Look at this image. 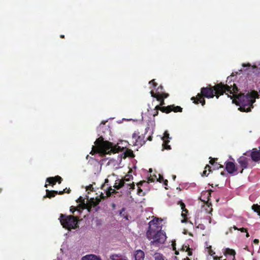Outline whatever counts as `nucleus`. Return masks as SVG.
<instances>
[{
	"label": "nucleus",
	"mask_w": 260,
	"mask_h": 260,
	"mask_svg": "<svg viewBox=\"0 0 260 260\" xmlns=\"http://www.w3.org/2000/svg\"><path fill=\"white\" fill-rule=\"evenodd\" d=\"M146 237L148 239L151 240V245L157 247L164 244L167 239L166 233L161 230V227L158 226L157 223L153 220L149 222Z\"/></svg>",
	"instance_id": "1"
},
{
	"label": "nucleus",
	"mask_w": 260,
	"mask_h": 260,
	"mask_svg": "<svg viewBox=\"0 0 260 260\" xmlns=\"http://www.w3.org/2000/svg\"><path fill=\"white\" fill-rule=\"evenodd\" d=\"M98 136H100L95 141V145L92 146L91 154H92V152H94V153H98L101 155H105L111 153H116L119 151L121 148L119 146H113L109 141H104L102 135H101L100 134H98Z\"/></svg>",
	"instance_id": "2"
},
{
	"label": "nucleus",
	"mask_w": 260,
	"mask_h": 260,
	"mask_svg": "<svg viewBox=\"0 0 260 260\" xmlns=\"http://www.w3.org/2000/svg\"><path fill=\"white\" fill-rule=\"evenodd\" d=\"M237 105L240 106L239 110L242 112L251 111L253 108L252 105L255 101V98L251 93L248 92L246 94L240 93L237 95Z\"/></svg>",
	"instance_id": "3"
},
{
	"label": "nucleus",
	"mask_w": 260,
	"mask_h": 260,
	"mask_svg": "<svg viewBox=\"0 0 260 260\" xmlns=\"http://www.w3.org/2000/svg\"><path fill=\"white\" fill-rule=\"evenodd\" d=\"M229 86H224V84H220L214 87V89L208 87H203L201 89V93L203 96L207 98H212L214 96V93L216 94V98H219V94L222 95L223 93H232L233 92L230 88H225Z\"/></svg>",
	"instance_id": "4"
},
{
	"label": "nucleus",
	"mask_w": 260,
	"mask_h": 260,
	"mask_svg": "<svg viewBox=\"0 0 260 260\" xmlns=\"http://www.w3.org/2000/svg\"><path fill=\"white\" fill-rule=\"evenodd\" d=\"M59 220L63 227L68 230L75 229L78 226V219L73 216H67L61 214Z\"/></svg>",
	"instance_id": "5"
},
{
	"label": "nucleus",
	"mask_w": 260,
	"mask_h": 260,
	"mask_svg": "<svg viewBox=\"0 0 260 260\" xmlns=\"http://www.w3.org/2000/svg\"><path fill=\"white\" fill-rule=\"evenodd\" d=\"M156 110V113L153 114V116H155L158 114L157 110H160L162 112H166L168 113L172 111H174V112H181L182 108L179 106L174 107V106H168L167 107H160V106H156L155 107V109Z\"/></svg>",
	"instance_id": "6"
},
{
	"label": "nucleus",
	"mask_w": 260,
	"mask_h": 260,
	"mask_svg": "<svg viewBox=\"0 0 260 260\" xmlns=\"http://www.w3.org/2000/svg\"><path fill=\"white\" fill-rule=\"evenodd\" d=\"M150 131L149 134H152V132L151 131L149 127H147L145 128V133L144 135H142L141 136H139L137 139H136L135 141H133L134 145H140L142 146L144 145L146 141L147 140L151 141L152 140V137L151 136H149L147 138L146 140L144 139L145 136L144 135L146 134L147 133H148V131Z\"/></svg>",
	"instance_id": "7"
},
{
	"label": "nucleus",
	"mask_w": 260,
	"mask_h": 260,
	"mask_svg": "<svg viewBox=\"0 0 260 260\" xmlns=\"http://www.w3.org/2000/svg\"><path fill=\"white\" fill-rule=\"evenodd\" d=\"M237 161L240 165L241 168H242V170L240 171V173H242L244 169L248 168L249 164L251 161V159L249 156H247L244 153L242 156L238 158Z\"/></svg>",
	"instance_id": "8"
},
{
	"label": "nucleus",
	"mask_w": 260,
	"mask_h": 260,
	"mask_svg": "<svg viewBox=\"0 0 260 260\" xmlns=\"http://www.w3.org/2000/svg\"><path fill=\"white\" fill-rule=\"evenodd\" d=\"M247 156H250L251 159L254 162H260V150L253 148L251 151H248L245 153Z\"/></svg>",
	"instance_id": "9"
},
{
	"label": "nucleus",
	"mask_w": 260,
	"mask_h": 260,
	"mask_svg": "<svg viewBox=\"0 0 260 260\" xmlns=\"http://www.w3.org/2000/svg\"><path fill=\"white\" fill-rule=\"evenodd\" d=\"M233 76L231 75L230 76H229L227 78L226 82L228 83V84L225 85V86L229 85V87H225V88H230L233 92L232 93V94L233 95V96H235V94L237 93L239 91L238 87L236 86V85L235 84H234L233 85L232 84H231L230 85H229L232 81ZM224 85L225 86V85ZM227 94L228 95V97H230L231 99H232V97L230 95V94H231V93H228V94Z\"/></svg>",
	"instance_id": "10"
},
{
	"label": "nucleus",
	"mask_w": 260,
	"mask_h": 260,
	"mask_svg": "<svg viewBox=\"0 0 260 260\" xmlns=\"http://www.w3.org/2000/svg\"><path fill=\"white\" fill-rule=\"evenodd\" d=\"M128 155L125 154V152H121L120 154H118L117 156V159L112 158L109 160L108 162V165H110L113 164L114 166L115 165H118V163L120 162L122 160V158H125Z\"/></svg>",
	"instance_id": "11"
},
{
	"label": "nucleus",
	"mask_w": 260,
	"mask_h": 260,
	"mask_svg": "<svg viewBox=\"0 0 260 260\" xmlns=\"http://www.w3.org/2000/svg\"><path fill=\"white\" fill-rule=\"evenodd\" d=\"M108 182V179H106L105 181V183L102 185V189L105 191L107 197L110 196L112 193H115L116 191L113 189L111 186H109L108 184H106Z\"/></svg>",
	"instance_id": "12"
},
{
	"label": "nucleus",
	"mask_w": 260,
	"mask_h": 260,
	"mask_svg": "<svg viewBox=\"0 0 260 260\" xmlns=\"http://www.w3.org/2000/svg\"><path fill=\"white\" fill-rule=\"evenodd\" d=\"M135 187V184L133 182L132 183L130 182H127L122 180V188H123V190H125L128 193L131 192V191Z\"/></svg>",
	"instance_id": "13"
},
{
	"label": "nucleus",
	"mask_w": 260,
	"mask_h": 260,
	"mask_svg": "<svg viewBox=\"0 0 260 260\" xmlns=\"http://www.w3.org/2000/svg\"><path fill=\"white\" fill-rule=\"evenodd\" d=\"M225 170L231 174L237 172V170L235 164L231 161H226L225 162Z\"/></svg>",
	"instance_id": "14"
},
{
	"label": "nucleus",
	"mask_w": 260,
	"mask_h": 260,
	"mask_svg": "<svg viewBox=\"0 0 260 260\" xmlns=\"http://www.w3.org/2000/svg\"><path fill=\"white\" fill-rule=\"evenodd\" d=\"M134 260H144L145 257V253L143 251L139 249L135 251L134 253Z\"/></svg>",
	"instance_id": "15"
},
{
	"label": "nucleus",
	"mask_w": 260,
	"mask_h": 260,
	"mask_svg": "<svg viewBox=\"0 0 260 260\" xmlns=\"http://www.w3.org/2000/svg\"><path fill=\"white\" fill-rule=\"evenodd\" d=\"M166 139H171L169 137V134L168 131H165L164 133V136L162 138V140L164 141V143L162 146L164 147V149H171V146L170 145H167V143L169 142V140H166Z\"/></svg>",
	"instance_id": "16"
},
{
	"label": "nucleus",
	"mask_w": 260,
	"mask_h": 260,
	"mask_svg": "<svg viewBox=\"0 0 260 260\" xmlns=\"http://www.w3.org/2000/svg\"><path fill=\"white\" fill-rule=\"evenodd\" d=\"M109 260H128L126 256L120 254H113L110 256Z\"/></svg>",
	"instance_id": "17"
},
{
	"label": "nucleus",
	"mask_w": 260,
	"mask_h": 260,
	"mask_svg": "<svg viewBox=\"0 0 260 260\" xmlns=\"http://www.w3.org/2000/svg\"><path fill=\"white\" fill-rule=\"evenodd\" d=\"M77 202L80 203L79 205L78 206V208H80L81 210L87 208L88 206L85 204V199L83 197H80L77 200Z\"/></svg>",
	"instance_id": "18"
},
{
	"label": "nucleus",
	"mask_w": 260,
	"mask_h": 260,
	"mask_svg": "<svg viewBox=\"0 0 260 260\" xmlns=\"http://www.w3.org/2000/svg\"><path fill=\"white\" fill-rule=\"evenodd\" d=\"M191 100H193V103L198 104L199 102L202 104L203 106L205 104V101L204 99L202 98L200 93H198L197 98L192 97Z\"/></svg>",
	"instance_id": "19"
},
{
	"label": "nucleus",
	"mask_w": 260,
	"mask_h": 260,
	"mask_svg": "<svg viewBox=\"0 0 260 260\" xmlns=\"http://www.w3.org/2000/svg\"><path fill=\"white\" fill-rule=\"evenodd\" d=\"M82 260H102L101 258L95 255H86L82 258Z\"/></svg>",
	"instance_id": "20"
},
{
	"label": "nucleus",
	"mask_w": 260,
	"mask_h": 260,
	"mask_svg": "<svg viewBox=\"0 0 260 260\" xmlns=\"http://www.w3.org/2000/svg\"><path fill=\"white\" fill-rule=\"evenodd\" d=\"M223 253L225 255H231L233 256V259L235 258V255L236 254V252L235 250L230 249L226 248L224 250Z\"/></svg>",
	"instance_id": "21"
},
{
	"label": "nucleus",
	"mask_w": 260,
	"mask_h": 260,
	"mask_svg": "<svg viewBox=\"0 0 260 260\" xmlns=\"http://www.w3.org/2000/svg\"><path fill=\"white\" fill-rule=\"evenodd\" d=\"M155 177L157 179V181H159V182H161L164 181L165 185L167 186L168 185V180H165L164 179L163 176L161 175H160V174H158L157 175V176L155 175Z\"/></svg>",
	"instance_id": "22"
},
{
	"label": "nucleus",
	"mask_w": 260,
	"mask_h": 260,
	"mask_svg": "<svg viewBox=\"0 0 260 260\" xmlns=\"http://www.w3.org/2000/svg\"><path fill=\"white\" fill-rule=\"evenodd\" d=\"M46 192H47L46 196L49 198L54 197L56 194H57L58 193L57 191H54V190L49 191L48 189L46 190Z\"/></svg>",
	"instance_id": "23"
},
{
	"label": "nucleus",
	"mask_w": 260,
	"mask_h": 260,
	"mask_svg": "<svg viewBox=\"0 0 260 260\" xmlns=\"http://www.w3.org/2000/svg\"><path fill=\"white\" fill-rule=\"evenodd\" d=\"M114 187L116 189L122 188V179H117L116 180Z\"/></svg>",
	"instance_id": "24"
},
{
	"label": "nucleus",
	"mask_w": 260,
	"mask_h": 260,
	"mask_svg": "<svg viewBox=\"0 0 260 260\" xmlns=\"http://www.w3.org/2000/svg\"><path fill=\"white\" fill-rule=\"evenodd\" d=\"M154 260H164L163 255L159 253H155L154 255Z\"/></svg>",
	"instance_id": "25"
},
{
	"label": "nucleus",
	"mask_w": 260,
	"mask_h": 260,
	"mask_svg": "<svg viewBox=\"0 0 260 260\" xmlns=\"http://www.w3.org/2000/svg\"><path fill=\"white\" fill-rule=\"evenodd\" d=\"M180 206H181V209L182 210V213L181 214V215H182V216L185 217L186 216V215L185 213H184V212H185L186 213H187L188 211L185 208V204L181 202Z\"/></svg>",
	"instance_id": "26"
},
{
	"label": "nucleus",
	"mask_w": 260,
	"mask_h": 260,
	"mask_svg": "<svg viewBox=\"0 0 260 260\" xmlns=\"http://www.w3.org/2000/svg\"><path fill=\"white\" fill-rule=\"evenodd\" d=\"M133 176L129 174H128L124 177V178L123 180L124 181H127V182H130L131 181H132L133 180Z\"/></svg>",
	"instance_id": "27"
},
{
	"label": "nucleus",
	"mask_w": 260,
	"mask_h": 260,
	"mask_svg": "<svg viewBox=\"0 0 260 260\" xmlns=\"http://www.w3.org/2000/svg\"><path fill=\"white\" fill-rule=\"evenodd\" d=\"M105 123H106V121L103 122L101 123V124L99 125V126L97 128L98 132L101 131H103L104 129H106V128L105 127H104V125H104L105 124ZM107 129L108 130L107 128Z\"/></svg>",
	"instance_id": "28"
},
{
	"label": "nucleus",
	"mask_w": 260,
	"mask_h": 260,
	"mask_svg": "<svg viewBox=\"0 0 260 260\" xmlns=\"http://www.w3.org/2000/svg\"><path fill=\"white\" fill-rule=\"evenodd\" d=\"M150 94L151 95V96L156 98L157 100H160L161 99L160 95H156V94H154V92L152 90L150 91Z\"/></svg>",
	"instance_id": "29"
},
{
	"label": "nucleus",
	"mask_w": 260,
	"mask_h": 260,
	"mask_svg": "<svg viewBox=\"0 0 260 260\" xmlns=\"http://www.w3.org/2000/svg\"><path fill=\"white\" fill-rule=\"evenodd\" d=\"M46 181L49 182L50 183H53V184H54L56 181L55 180L54 178L49 177L47 179Z\"/></svg>",
	"instance_id": "30"
},
{
	"label": "nucleus",
	"mask_w": 260,
	"mask_h": 260,
	"mask_svg": "<svg viewBox=\"0 0 260 260\" xmlns=\"http://www.w3.org/2000/svg\"><path fill=\"white\" fill-rule=\"evenodd\" d=\"M75 211H77L79 214H80L82 212V210H81L80 208H78L76 209L74 207H71L70 209V211L72 213H74Z\"/></svg>",
	"instance_id": "31"
},
{
	"label": "nucleus",
	"mask_w": 260,
	"mask_h": 260,
	"mask_svg": "<svg viewBox=\"0 0 260 260\" xmlns=\"http://www.w3.org/2000/svg\"><path fill=\"white\" fill-rule=\"evenodd\" d=\"M252 209L254 210V212H259V206H258V205H253L252 206Z\"/></svg>",
	"instance_id": "32"
},
{
	"label": "nucleus",
	"mask_w": 260,
	"mask_h": 260,
	"mask_svg": "<svg viewBox=\"0 0 260 260\" xmlns=\"http://www.w3.org/2000/svg\"><path fill=\"white\" fill-rule=\"evenodd\" d=\"M137 194L140 196H144V193L143 190L142 189H141L140 187H139L138 189Z\"/></svg>",
	"instance_id": "33"
},
{
	"label": "nucleus",
	"mask_w": 260,
	"mask_h": 260,
	"mask_svg": "<svg viewBox=\"0 0 260 260\" xmlns=\"http://www.w3.org/2000/svg\"><path fill=\"white\" fill-rule=\"evenodd\" d=\"M138 134H139V133H137L136 132H135L133 134V136H132V139L133 140H134L133 141H135L136 139H137V138H138V137L139 136H138Z\"/></svg>",
	"instance_id": "34"
},
{
	"label": "nucleus",
	"mask_w": 260,
	"mask_h": 260,
	"mask_svg": "<svg viewBox=\"0 0 260 260\" xmlns=\"http://www.w3.org/2000/svg\"><path fill=\"white\" fill-rule=\"evenodd\" d=\"M233 228L235 229V230H239L241 232H246V230L243 228H241V229H238L236 226H234Z\"/></svg>",
	"instance_id": "35"
},
{
	"label": "nucleus",
	"mask_w": 260,
	"mask_h": 260,
	"mask_svg": "<svg viewBox=\"0 0 260 260\" xmlns=\"http://www.w3.org/2000/svg\"><path fill=\"white\" fill-rule=\"evenodd\" d=\"M185 247L187 248L186 251L188 252V255H189V256L191 255H192L191 249L188 247H187L186 246H185Z\"/></svg>",
	"instance_id": "36"
},
{
	"label": "nucleus",
	"mask_w": 260,
	"mask_h": 260,
	"mask_svg": "<svg viewBox=\"0 0 260 260\" xmlns=\"http://www.w3.org/2000/svg\"><path fill=\"white\" fill-rule=\"evenodd\" d=\"M125 208H123L120 211V212H119V215L121 216H123L124 215V213H123V212L125 211Z\"/></svg>",
	"instance_id": "37"
},
{
	"label": "nucleus",
	"mask_w": 260,
	"mask_h": 260,
	"mask_svg": "<svg viewBox=\"0 0 260 260\" xmlns=\"http://www.w3.org/2000/svg\"><path fill=\"white\" fill-rule=\"evenodd\" d=\"M198 228L203 230L205 229V226L203 224H199Z\"/></svg>",
	"instance_id": "38"
},
{
	"label": "nucleus",
	"mask_w": 260,
	"mask_h": 260,
	"mask_svg": "<svg viewBox=\"0 0 260 260\" xmlns=\"http://www.w3.org/2000/svg\"><path fill=\"white\" fill-rule=\"evenodd\" d=\"M86 190H91L92 191L93 187L92 185H90L86 187Z\"/></svg>",
	"instance_id": "39"
},
{
	"label": "nucleus",
	"mask_w": 260,
	"mask_h": 260,
	"mask_svg": "<svg viewBox=\"0 0 260 260\" xmlns=\"http://www.w3.org/2000/svg\"><path fill=\"white\" fill-rule=\"evenodd\" d=\"M149 84H152L153 83V87H155L156 85H157V84L156 83L154 82V80H151L150 81H149Z\"/></svg>",
	"instance_id": "40"
},
{
	"label": "nucleus",
	"mask_w": 260,
	"mask_h": 260,
	"mask_svg": "<svg viewBox=\"0 0 260 260\" xmlns=\"http://www.w3.org/2000/svg\"><path fill=\"white\" fill-rule=\"evenodd\" d=\"M215 167L217 169H219V168H222L223 167V166H222L221 165L217 164V163H216V164L215 165Z\"/></svg>",
	"instance_id": "41"
},
{
	"label": "nucleus",
	"mask_w": 260,
	"mask_h": 260,
	"mask_svg": "<svg viewBox=\"0 0 260 260\" xmlns=\"http://www.w3.org/2000/svg\"><path fill=\"white\" fill-rule=\"evenodd\" d=\"M159 101H160V105L161 106H162V105H164L165 104L164 99L162 98L161 96V99H160V100Z\"/></svg>",
	"instance_id": "42"
},
{
	"label": "nucleus",
	"mask_w": 260,
	"mask_h": 260,
	"mask_svg": "<svg viewBox=\"0 0 260 260\" xmlns=\"http://www.w3.org/2000/svg\"><path fill=\"white\" fill-rule=\"evenodd\" d=\"M56 179H57V181H58V183H61V178L58 176H57L56 177H55Z\"/></svg>",
	"instance_id": "43"
},
{
	"label": "nucleus",
	"mask_w": 260,
	"mask_h": 260,
	"mask_svg": "<svg viewBox=\"0 0 260 260\" xmlns=\"http://www.w3.org/2000/svg\"><path fill=\"white\" fill-rule=\"evenodd\" d=\"M207 218L209 220V223H211L212 222V220H211V218L210 217V216H208L207 217Z\"/></svg>",
	"instance_id": "44"
},
{
	"label": "nucleus",
	"mask_w": 260,
	"mask_h": 260,
	"mask_svg": "<svg viewBox=\"0 0 260 260\" xmlns=\"http://www.w3.org/2000/svg\"><path fill=\"white\" fill-rule=\"evenodd\" d=\"M163 89V87L162 86L160 85L159 86L157 89V90L159 91V90H162Z\"/></svg>",
	"instance_id": "45"
},
{
	"label": "nucleus",
	"mask_w": 260,
	"mask_h": 260,
	"mask_svg": "<svg viewBox=\"0 0 260 260\" xmlns=\"http://www.w3.org/2000/svg\"><path fill=\"white\" fill-rule=\"evenodd\" d=\"M169 96V94L168 93H164V96L162 97V98H168Z\"/></svg>",
	"instance_id": "46"
},
{
	"label": "nucleus",
	"mask_w": 260,
	"mask_h": 260,
	"mask_svg": "<svg viewBox=\"0 0 260 260\" xmlns=\"http://www.w3.org/2000/svg\"><path fill=\"white\" fill-rule=\"evenodd\" d=\"M253 242L255 244H258V243H259V240L258 239H254V241H253Z\"/></svg>",
	"instance_id": "47"
},
{
	"label": "nucleus",
	"mask_w": 260,
	"mask_h": 260,
	"mask_svg": "<svg viewBox=\"0 0 260 260\" xmlns=\"http://www.w3.org/2000/svg\"><path fill=\"white\" fill-rule=\"evenodd\" d=\"M242 66H243V67H250V64L249 63H248V64H247L243 63V64H242Z\"/></svg>",
	"instance_id": "48"
},
{
	"label": "nucleus",
	"mask_w": 260,
	"mask_h": 260,
	"mask_svg": "<svg viewBox=\"0 0 260 260\" xmlns=\"http://www.w3.org/2000/svg\"><path fill=\"white\" fill-rule=\"evenodd\" d=\"M207 171L206 170H205L204 171V172H203V174H202V176H207Z\"/></svg>",
	"instance_id": "49"
},
{
	"label": "nucleus",
	"mask_w": 260,
	"mask_h": 260,
	"mask_svg": "<svg viewBox=\"0 0 260 260\" xmlns=\"http://www.w3.org/2000/svg\"><path fill=\"white\" fill-rule=\"evenodd\" d=\"M124 218H125L126 220H128V216L126 215H124L123 216Z\"/></svg>",
	"instance_id": "50"
},
{
	"label": "nucleus",
	"mask_w": 260,
	"mask_h": 260,
	"mask_svg": "<svg viewBox=\"0 0 260 260\" xmlns=\"http://www.w3.org/2000/svg\"><path fill=\"white\" fill-rule=\"evenodd\" d=\"M115 206H116V205H115V204L113 203V204H112V208H113V209H114V208H115Z\"/></svg>",
	"instance_id": "51"
},
{
	"label": "nucleus",
	"mask_w": 260,
	"mask_h": 260,
	"mask_svg": "<svg viewBox=\"0 0 260 260\" xmlns=\"http://www.w3.org/2000/svg\"><path fill=\"white\" fill-rule=\"evenodd\" d=\"M186 222V219H182L181 220V222L182 223H184V222Z\"/></svg>",
	"instance_id": "52"
},
{
	"label": "nucleus",
	"mask_w": 260,
	"mask_h": 260,
	"mask_svg": "<svg viewBox=\"0 0 260 260\" xmlns=\"http://www.w3.org/2000/svg\"><path fill=\"white\" fill-rule=\"evenodd\" d=\"M210 163L211 164H212V165L213 164V160H212V159H211V160L210 161Z\"/></svg>",
	"instance_id": "53"
},
{
	"label": "nucleus",
	"mask_w": 260,
	"mask_h": 260,
	"mask_svg": "<svg viewBox=\"0 0 260 260\" xmlns=\"http://www.w3.org/2000/svg\"><path fill=\"white\" fill-rule=\"evenodd\" d=\"M175 178H176V176H175V175H173V180H175Z\"/></svg>",
	"instance_id": "54"
},
{
	"label": "nucleus",
	"mask_w": 260,
	"mask_h": 260,
	"mask_svg": "<svg viewBox=\"0 0 260 260\" xmlns=\"http://www.w3.org/2000/svg\"><path fill=\"white\" fill-rule=\"evenodd\" d=\"M64 190L63 191H60L59 193V194H62L64 192Z\"/></svg>",
	"instance_id": "55"
},
{
	"label": "nucleus",
	"mask_w": 260,
	"mask_h": 260,
	"mask_svg": "<svg viewBox=\"0 0 260 260\" xmlns=\"http://www.w3.org/2000/svg\"><path fill=\"white\" fill-rule=\"evenodd\" d=\"M210 168V167L209 165H207V166H206V167H205V169H206V168Z\"/></svg>",
	"instance_id": "56"
},
{
	"label": "nucleus",
	"mask_w": 260,
	"mask_h": 260,
	"mask_svg": "<svg viewBox=\"0 0 260 260\" xmlns=\"http://www.w3.org/2000/svg\"><path fill=\"white\" fill-rule=\"evenodd\" d=\"M64 37V35H60V38H63Z\"/></svg>",
	"instance_id": "57"
},
{
	"label": "nucleus",
	"mask_w": 260,
	"mask_h": 260,
	"mask_svg": "<svg viewBox=\"0 0 260 260\" xmlns=\"http://www.w3.org/2000/svg\"><path fill=\"white\" fill-rule=\"evenodd\" d=\"M221 175H222V176L224 175V172H221Z\"/></svg>",
	"instance_id": "58"
},
{
	"label": "nucleus",
	"mask_w": 260,
	"mask_h": 260,
	"mask_svg": "<svg viewBox=\"0 0 260 260\" xmlns=\"http://www.w3.org/2000/svg\"><path fill=\"white\" fill-rule=\"evenodd\" d=\"M249 236V234H248V233H247V234H246V237H248Z\"/></svg>",
	"instance_id": "59"
},
{
	"label": "nucleus",
	"mask_w": 260,
	"mask_h": 260,
	"mask_svg": "<svg viewBox=\"0 0 260 260\" xmlns=\"http://www.w3.org/2000/svg\"><path fill=\"white\" fill-rule=\"evenodd\" d=\"M212 208H211V209H210V211H209V213H211V212H212Z\"/></svg>",
	"instance_id": "60"
},
{
	"label": "nucleus",
	"mask_w": 260,
	"mask_h": 260,
	"mask_svg": "<svg viewBox=\"0 0 260 260\" xmlns=\"http://www.w3.org/2000/svg\"><path fill=\"white\" fill-rule=\"evenodd\" d=\"M186 260H190V259H189L188 258H186Z\"/></svg>",
	"instance_id": "61"
},
{
	"label": "nucleus",
	"mask_w": 260,
	"mask_h": 260,
	"mask_svg": "<svg viewBox=\"0 0 260 260\" xmlns=\"http://www.w3.org/2000/svg\"><path fill=\"white\" fill-rule=\"evenodd\" d=\"M150 172H152V169H150Z\"/></svg>",
	"instance_id": "62"
},
{
	"label": "nucleus",
	"mask_w": 260,
	"mask_h": 260,
	"mask_svg": "<svg viewBox=\"0 0 260 260\" xmlns=\"http://www.w3.org/2000/svg\"><path fill=\"white\" fill-rule=\"evenodd\" d=\"M45 186L46 187H47V184H46V185H45Z\"/></svg>",
	"instance_id": "63"
}]
</instances>
